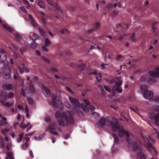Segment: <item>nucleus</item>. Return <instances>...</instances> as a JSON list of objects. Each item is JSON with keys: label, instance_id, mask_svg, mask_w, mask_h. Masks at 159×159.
<instances>
[{"label": "nucleus", "instance_id": "nucleus-6", "mask_svg": "<svg viewBox=\"0 0 159 159\" xmlns=\"http://www.w3.org/2000/svg\"><path fill=\"white\" fill-rule=\"evenodd\" d=\"M52 100L51 101V104L54 107H57L58 106L62 104L61 101L59 99H57L55 94H52Z\"/></svg>", "mask_w": 159, "mask_h": 159}, {"label": "nucleus", "instance_id": "nucleus-23", "mask_svg": "<svg viewBox=\"0 0 159 159\" xmlns=\"http://www.w3.org/2000/svg\"><path fill=\"white\" fill-rule=\"evenodd\" d=\"M14 35L16 39V40L18 41H20L21 39V35L17 33L14 34Z\"/></svg>", "mask_w": 159, "mask_h": 159}, {"label": "nucleus", "instance_id": "nucleus-17", "mask_svg": "<svg viewBox=\"0 0 159 159\" xmlns=\"http://www.w3.org/2000/svg\"><path fill=\"white\" fill-rule=\"evenodd\" d=\"M29 93H33L35 92V90L34 88L33 84L30 83L27 89Z\"/></svg>", "mask_w": 159, "mask_h": 159}, {"label": "nucleus", "instance_id": "nucleus-25", "mask_svg": "<svg viewBox=\"0 0 159 159\" xmlns=\"http://www.w3.org/2000/svg\"><path fill=\"white\" fill-rule=\"evenodd\" d=\"M5 101H3L2 100H0V102L4 106L6 107H10V103L9 102H7L5 103Z\"/></svg>", "mask_w": 159, "mask_h": 159}, {"label": "nucleus", "instance_id": "nucleus-9", "mask_svg": "<svg viewBox=\"0 0 159 159\" xmlns=\"http://www.w3.org/2000/svg\"><path fill=\"white\" fill-rule=\"evenodd\" d=\"M144 97L147 99L150 100L152 99L153 96V93L151 91L148 90L143 92Z\"/></svg>", "mask_w": 159, "mask_h": 159}, {"label": "nucleus", "instance_id": "nucleus-12", "mask_svg": "<svg viewBox=\"0 0 159 159\" xmlns=\"http://www.w3.org/2000/svg\"><path fill=\"white\" fill-rule=\"evenodd\" d=\"M148 74L150 78H159L158 74L156 71H150L148 72Z\"/></svg>", "mask_w": 159, "mask_h": 159}, {"label": "nucleus", "instance_id": "nucleus-27", "mask_svg": "<svg viewBox=\"0 0 159 159\" xmlns=\"http://www.w3.org/2000/svg\"><path fill=\"white\" fill-rule=\"evenodd\" d=\"M78 68L81 71H83L85 69L86 66L84 64L82 63L78 66Z\"/></svg>", "mask_w": 159, "mask_h": 159}, {"label": "nucleus", "instance_id": "nucleus-52", "mask_svg": "<svg viewBox=\"0 0 159 159\" xmlns=\"http://www.w3.org/2000/svg\"><path fill=\"white\" fill-rule=\"evenodd\" d=\"M20 9L23 12L26 13L27 12V10L25 9V8L23 6H21L20 7Z\"/></svg>", "mask_w": 159, "mask_h": 159}, {"label": "nucleus", "instance_id": "nucleus-37", "mask_svg": "<svg viewBox=\"0 0 159 159\" xmlns=\"http://www.w3.org/2000/svg\"><path fill=\"white\" fill-rule=\"evenodd\" d=\"M60 32L61 34H63L65 33H69V31L66 29H61L60 31Z\"/></svg>", "mask_w": 159, "mask_h": 159}, {"label": "nucleus", "instance_id": "nucleus-28", "mask_svg": "<svg viewBox=\"0 0 159 159\" xmlns=\"http://www.w3.org/2000/svg\"><path fill=\"white\" fill-rule=\"evenodd\" d=\"M129 35L128 34H123L122 35H120L117 38V39L119 41H121L123 39L124 37L126 36Z\"/></svg>", "mask_w": 159, "mask_h": 159}, {"label": "nucleus", "instance_id": "nucleus-32", "mask_svg": "<svg viewBox=\"0 0 159 159\" xmlns=\"http://www.w3.org/2000/svg\"><path fill=\"white\" fill-rule=\"evenodd\" d=\"M51 43V42L48 38H47L45 40V45L46 46H48Z\"/></svg>", "mask_w": 159, "mask_h": 159}, {"label": "nucleus", "instance_id": "nucleus-55", "mask_svg": "<svg viewBox=\"0 0 159 159\" xmlns=\"http://www.w3.org/2000/svg\"><path fill=\"white\" fill-rule=\"evenodd\" d=\"M84 102L86 104V106H89L90 105V102L87 100L84 99Z\"/></svg>", "mask_w": 159, "mask_h": 159}, {"label": "nucleus", "instance_id": "nucleus-14", "mask_svg": "<svg viewBox=\"0 0 159 159\" xmlns=\"http://www.w3.org/2000/svg\"><path fill=\"white\" fill-rule=\"evenodd\" d=\"M7 57V56L4 50L1 49L0 51V59L2 61L5 60Z\"/></svg>", "mask_w": 159, "mask_h": 159}, {"label": "nucleus", "instance_id": "nucleus-61", "mask_svg": "<svg viewBox=\"0 0 159 159\" xmlns=\"http://www.w3.org/2000/svg\"><path fill=\"white\" fill-rule=\"evenodd\" d=\"M155 70L157 72V73H158L159 75V66L155 67Z\"/></svg>", "mask_w": 159, "mask_h": 159}, {"label": "nucleus", "instance_id": "nucleus-62", "mask_svg": "<svg viewBox=\"0 0 159 159\" xmlns=\"http://www.w3.org/2000/svg\"><path fill=\"white\" fill-rule=\"evenodd\" d=\"M65 89L67 91L70 93L71 92V90L69 87H66Z\"/></svg>", "mask_w": 159, "mask_h": 159}, {"label": "nucleus", "instance_id": "nucleus-34", "mask_svg": "<svg viewBox=\"0 0 159 159\" xmlns=\"http://www.w3.org/2000/svg\"><path fill=\"white\" fill-rule=\"evenodd\" d=\"M11 75L9 73L5 74L4 75V78L5 80H9L10 78Z\"/></svg>", "mask_w": 159, "mask_h": 159}, {"label": "nucleus", "instance_id": "nucleus-36", "mask_svg": "<svg viewBox=\"0 0 159 159\" xmlns=\"http://www.w3.org/2000/svg\"><path fill=\"white\" fill-rule=\"evenodd\" d=\"M22 65L23 66V67H21L20 66H18V68L19 69L20 72V73H22L24 71V66H25V64L24 63H22Z\"/></svg>", "mask_w": 159, "mask_h": 159}, {"label": "nucleus", "instance_id": "nucleus-35", "mask_svg": "<svg viewBox=\"0 0 159 159\" xmlns=\"http://www.w3.org/2000/svg\"><path fill=\"white\" fill-rule=\"evenodd\" d=\"M10 130V129H2L1 130V132L4 135H6V133H8Z\"/></svg>", "mask_w": 159, "mask_h": 159}, {"label": "nucleus", "instance_id": "nucleus-29", "mask_svg": "<svg viewBox=\"0 0 159 159\" xmlns=\"http://www.w3.org/2000/svg\"><path fill=\"white\" fill-rule=\"evenodd\" d=\"M29 17L31 20V23L34 25L35 26V25L36 23L33 16L32 15H29Z\"/></svg>", "mask_w": 159, "mask_h": 159}, {"label": "nucleus", "instance_id": "nucleus-20", "mask_svg": "<svg viewBox=\"0 0 159 159\" xmlns=\"http://www.w3.org/2000/svg\"><path fill=\"white\" fill-rule=\"evenodd\" d=\"M90 75H93L95 77L96 80H98V78H101L102 75L100 73H98L96 71H94L90 73Z\"/></svg>", "mask_w": 159, "mask_h": 159}, {"label": "nucleus", "instance_id": "nucleus-50", "mask_svg": "<svg viewBox=\"0 0 159 159\" xmlns=\"http://www.w3.org/2000/svg\"><path fill=\"white\" fill-rule=\"evenodd\" d=\"M14 96V94L13 92H10L7 96V97L9 98H11L13 97Z\"/></svg>", "mask_w": 159, "mask_h": 159}, {"label": "nucleus", "instance_id": "nucleus-13", "mask_svg": "<svg viewBox=\"0 0 159 159\" xmlns=\"http://www.w3.org/2000/svg\"><path fill=\"white\" fill-rule=\"evenodd\" d=\"M13 86L9 84H4L2 85L3 89L5 90H10L13 89Z\"/></svg>", "mask_w": 159, "mask_h": 159}, {"label": "nucleus", "instance_id": "nucleus-63", "mask_svg": "<svg viewBox=\"0 0 159 159\" xmlns=\"http://www.w3.org/2000/svg\"><path fill=\"white\" fill-rule=\"evenodd\" d=\"M51 119L49 118V117H47L46 118V120H45L47 122H50L51 121Z\"/></svg>", "mask_w": 159, "mask_h": 159}, {"label": "nucleus", "instance_id": "nucleus-39", "mask_svg": "<svg viewBox=\"0 0 159 159\" xmlns=\"http://www.w3.org/2000/svg\"><path fill=\"white\" fill-rule=\"evenodd\" d=\"M42 59L43 61L47 62L48 64H49L50 62V61L48 59L44 57H42Z\"/></svg>", "mask_w": 159, "mask_h": 159}, {"label": "nucleus", "instance_id": "nucleus-18", "mask_svg": "<svg viewBox=\"0 0 159 159\" xmlns=\"http://www.w3.org/2000/svg\"><path fill=\"white\" fill-rule=\"evenodd\" d=\"M30 37L31 39L34 42L36 40L39 39V36L36 33H30Z\"/></svg>", "mask_w": 159, "mask_h": 159}, {"label": "nucleus", "instance_id": "nucleus-22", "mask_svg": "<svg viewBox=\"0 0 159 159\" xmlns=\"http://www.w3.org/2000/svg\"><path fill=\"white\" fill-rule=\"evenodd\" d=\"M3 26L4 28L6 29L8 31H9L10 32H11L13 31V29L11 27H9L8 25L6 24H3Z\"/></svg>", "mask_w": 159, "mask_h": 159}, {"label": "nucleus", "instance_id": "nucleus-45", "mask_svg": "<svg viewBox=\"0 0 159 159\" xmlns=\"http://www.w3.org/2000/svg\"><path fill=\"white\" fill-rule=\"evenodd\" d=\"M27 101L29 104H32L34 103V100L31 98H27Z\"/></svg>", "mask_w": 159, "mask_h": 159}, {"label": "nucleus", "instance_id": "nucleus-16", "mask_svg": "<svg viewBox=\"0 0 159 159\" xmlns=\"http://www.w3.org/2000/svg\"><path fill=\"white\" fill-rule=\"evenodd\" d=\"M100 26V23L99 22L96 23L94 26V29H91L88 30L86 33L87 34H89L93 32L95 30L97 29Z\"/></svg>", "mask_w": 159, "mask_h": 159}, {"label": "nucleus", "instance_id": "nucleus-2", "mask_svg": "<svg viewBox=\"0 0 159 159\" xmlns=\"http://www.w3.org/2000/svg\"><path fill=\"white\" fill-rule=\"evenodd\" d=\"M55 116L56 118H60L58 120V122L61 126H66L69 124H72L74 123V116L69 111H66L62 113L56 112Z\"/></svg>", "mask_w": 159, "mask_h": 159}, {"label": "nucleus", "instance_id": "nucleus-21", "mask_svg": "<svg viewBox=\"0 0 159 159\" xmlns=\"http://www.w3.org/2000/svg\"><path fill=\"white\" fill-rule=\"evenodd\" d=\"M0 96L2 100L6 101L7 98V95L6 92L5 91H2L1 93Z\"/></svg>", "mask_w": 159, "mask_h": 159}, {"label": "nucleus", "instance_id": "nucleus-7", "mask_svg": "<svg viewBox=\"0 0 159 159\" xmlns=\"http://www.w3.org/2000/svg\"><path fill=\"white\" fill-rule=\"evenodd\" d=\"M56 127V124L54 123H52L51 125H50L48 128L47 129L46 131L48 129L50 130V133L53 134L55 135H58V133L57 132L55 131V128Z\"/></svg>", "mask_w": 159, "mask_h": 159}, {"label": "nucleus", "instance_id": "nucleus-26", "mask_svg": "<svg viewBox=\"0 0 159 159\" xmlns=\"http://www.w3.org/2000/svg\"><path fill=\"white\" fill-rule=\"evenodd\" d=\"M112 136L114 139V143H117L118 142L119 140V138L118 136L115 134H113L112 135Z\"/></svg>", "mask_w": 159, "mask_h": 159}, {"label": "nucleus", "instance_id": "nucleus-49", "mask_svg": "<svg viewBox=\"0 0 159 159\" xmlns=\"http://www.w3.org/2000/svg\"><path fill=\"white\" fill-rule=\"evenodd\" d=\"M118 11L115 10H114L112 11L111 14V15L112 16H115L118 14Z\"/></svg>", "mask_w": 159, "mask_h": 159}, {"label": "nucleus", "instance_id": "nucleus-4", "mask_svg": "<svg viewBox=\"0 0 159 159\" xmlns=\"http://www.w3.org/2000/svg\"><path fill=\"white\" fill-rule=\"evenodd\" d=\"M69 99L74 108L75 109H77V113L78 115L80 116H83V112L79 110L80 107L78 100L76 98L71 97H69Z\"/></svg>", "mask_w": 159, "mask_h": 159}, {"label": "nucleus", "instance_id": "nucleus-10", "mask_svg": "<svg viewBox=\"0 0 159 159\" xmlns=\"http://www.w3.org/2000/svg\"><path fill=\"white\" fill-rule=\"evenodd\" d=\"M43 93L46 96H50L51 95V92L48 88L42 85L41 87Z\"/></svg>", "mask_w": 159, "mask_h": 159}, {"label": "nucleus", "instance_id": "nucleus-47", "mask_svg": "<svg viewBox=\"0 0 159 159\" xmlns=\"http://www.w3.org/2000/svg\"><path fill=\"white\" fill-rule=\"evenodd\" d=\"M7 159H13V158L12 156V154L11 152H7Z\"/></svg>", "mask_w": 159, "mask_h": 159}, {"label": "nucleus", "instance_id": "nucleus-48", "mask_svg": "<svg viewBox=\"0 0 159 159\" xmlns=\"http://www.w3.org/2000/svg\"><path fill=\"white\" fill-rule=\"evenodd\" d=\"M39 30L42 35L44 36L45 35V32L42 29L39 28Z\"/></svg>", "mask_w": 159, "mask_h": 159}, {"label": "nucleus", "instance_id": "nucleus-57", "mask_svg": "<svg viewBox=\"0 0 159 159\" xmlns=\"http://www.w3.org/2000/svg\"><path fill=\"white\" fill-rule=\"evenodd\" d=\"M98 88L100 89L101 91H103L104 90L103 86L101 85H99Z\"/></svg>", "mask_w": 159, "mask_h": 159}, {"label": "nucleus", "instance_id": "nucleus-3", "mask_svg": "<svg viewBox=\"0 0 159 159\" xmlns=\"http://www.w3.org/2000/svg\"><path fill=\"white\" fill-rule=\"evenodd\" d=\"M142 137L145 142V145L148 150L151 152H154L155 154H157V151L150 142H151L154 143L155 142V140L149 135L142 136Z\"/></svg>", "mask_w": 159, "mask_h": 159}, {"label": "nucleus", "instance_id": "nucleus-19", "mask_svg": "<svg viewBox=\"0 0 159 159\" xmlns=\"http://www.w3.org/2000/svg\"><path fill=\"white\" fill-rule=\"evenodd\" d=\"M117 6V4L116 3H115L113 6L112 4L111 3H108L107 6L105 7V9L106 10H107L108 11L111 8L113 7H115Z\"/></svg>", "mask_w": 159, "mask_h": 159}, {"label": "nucleus", "instance_id": "nucleus-24", "mask_svg": "<svg viewBox=\"0 0 159 159\" xmlns=\"http://www.w3.org/2000/svg\"><path fill=\"white\" fill-rule=\"evenodd\" d=\"M140 88L141 90L144 92H146L148 90V87L145 85H142L141 86Z\"/></svg>", "mask_w": 159, "mask_h": 159}, {"label": "nucleus", "instance_id": "nucleus-51", "mask_svg": "<svg viewBox=\"0 0 159 159\" xmlns=\"http://www.w3.org/2000/svg\"><path fill=\"white\" fill-rule=\"evenodd\" d=\"M148 81L147 82L148 84H153L155 83L156 82L157 80H148Z\"/></svg>", "mask_w": 159, "mask_h": 159}, {"label": "nucleus", "instance_id": "nucleus-1", "mask_svg": "<svg viewBox=\"0 0 159 159\" xmlns=\"http://www.w3.org/2000/svg\"><path fill=\"white\" fill-rule=\"evenodd\" d=\"M99 124L101 126L104 125L111 126L112 130L114 132H118V135L120 137H122L125 135L129 144V147L136 152L138 157L140 159H146L144 153L142 152L141 142L137 139H134L132 135H130L129 132L125 130L122 126L119 125L116 119L111 116H108L105 118L102 117L99 121Z\"/></svg>", "mask_w": 159, "mask_h": 159}, {"label": "nucleus", "instance_id": "nucleus-53", "mask_svg": "<svg viewBox=\"0 0 159 159\" xmlns=\"http://www.w3.org/2000/svg\"><path fill=\"white\" fill-rule=\"evenodd\" d=\"M89 107V109L91 111L94 110L95 109V107L92 105H90Z\"/></svg>", "mask_w": 159, "mask_h": 159}, {"label": "nucleus", "instance_id": "nucleus-33", "mask_svg": "<svg viewBox=\"0 0 159 159\" xmlns=\"http://www.w3.org/2000/svg\"><path fill=\"white\" fill-rule=\"evenodd\" d=\"M158 23V22L157 21H155L152 23V28L153 31L154 32H156L155 30L156 29V28L154 27V26L155 25L157 24Z\"/></svg>", "mask_w": 159, "mask_h": 159}, {"label": "nucleus", "instance_id": "nucleus-58", "mask_svg": "<svg viewBox=\"0 0 159 159\" xmlns=\"http://www.w3.org/2000/svg\"><path fill=\"white\" fill-rule=\"evenodd\" d=\"M122 57V56L120 55H118L116 58V59L117 60H119Z\"/></svg>", "mask_w": 159, "mask_h": 159}, {"label": "nucleus", "instance_id": "nucleus-43", "mask_svg": "<svg viewBox=\"0 0 159 159\" xmlns=\"http://www.w3.org/2000/svg\"><path fill=\"white\" fill-rule=\"evenodd\" d=\"M29 125V124H27L26 125H25L23 123H21L20 124V126L23 129H25Z\"/></svg>", "mask_w": 159, "mask_h": 159}, {"label": "nucleus", "instance_id": "nucleus-44", "mask_svg": "<svg viewBox=\"0 0 159 159\" xmlns=\"http://www.w3.org/2000/svg\"><path fill=\"white\" fill-rule=\"evenodd\" d=\"M64 105L66 107L68 108H70V103L67 101H65L64 103Z\"/></svg>", "mask_w": 159, "mask_h": 159}, {"label": "nucleus", "instance_id": "nucleus-11", "mask_svg": "<svg viewBox=\"0 0 159 159\" xmlns=\"http://www.w3.org/2000/svg\"><path fill=\"white\" fill-rule=\"evenodd\" d=\"M70 75L68 74H63L60 75V76L55 75V77L57 79H61L62 80H68L70 78Z\"/></svg>", "mask_w": 159, "mask_h": 159}, {"label": "nucleus", "instance_id": "nucleus-38", "mask_svg": "<svg viewBox=\"0 0 159 159\" xmlns=\"http://www.w3.org/2000/svg\"><path fill=\"white\" fill-rule=\"evenodd\" d=\"M82 108L83 110L85 112H88L89 110V107L88 106H84L82 107Z\"/></svg>", "mask_w": 159, "mask_h": 159}, {"label": "nucleus", "instance_id": "nucleus-54", "mask_svg": "<svg viewBox=\"0 0 159 159\" xmlns=\"http://www.w3.org/2000/svg\"><path fill=\"white\" fill-rule=\"evenodd\" d=\"M21 94L24 97H25V92H24V90L23 88L21 89Z\"/></svg>", "mask_w": 159, "mask_h": 159}, {"label": "nucleus", "instance_id": "nucleus-41", "mask_svg": "<svg viewBox=\"0 0 159 159\" xmlns=\"http://www.w3.org/2000/svg\"><path fill=\"white\" fill-rule=\"evenodd\" d=\"M135 34L134 33H133L132 34V35L130 37V40L132 42H135L136 39L135 38Z\"/></svg>", "mask_w": 159, "mask_h": 159}, {"label": "nucleus", "instance_id": "nucleus-30", "mask_svg": "<svg viewBox=\"0 0 159 159\" xmlns=\"http://www.w3.org/2000/svg\"><path fill=\"white\" fill-rule=\"evenodd\" d=\"M38 5L40 7L42 8H45V5L43 1H40L38 2Z\"/></svg>", "mask_w": 159, "mask_h": 159}, {"label": "nucleus", "instance_id": "nucleus-59", "mask_svg": "<svg viewBox=\"0 0 159 159\" xmlns=\"http://www.w3.org/2000/svg\"><path fill=\"white\" fill-rule=\"evenodd\" d=\"M24 146H25V148L24 149H26V148H27L29 146V144L27 142H25V143Z\"/></svg>", "mask_w": 159, "mask_h": 159}, {"label": "nucleus", "instance_id": "nucleus-15", "mask_svg": "<svg viewBox=\"0 0 159 159\" xmlns=\"http://www.w3.org/2000/svg\"><path fill=\"white\" fill-rule=\"evenodd\" d=\"M8 68V66L7 65H5L3 62L0 61V70L2 72H4Z\"/></svg>", "mask_w": 159, "mask_h": 159}, {"label": "nucleus", "instance_id": "nucleus-42", "mask_svg": "<svg viewBox=\"0 0 159 159\" xmlns=\"http://www.w3.org/2000/svg\"><path fill=\"white\" fill-rule=\"evenodd\" d=\"M27 48L25 47H23L20 49V53L23 54L26 51Z\"/></svg>", "mask_w": 159, "mask_h": 159}, {"label": "nucleus", "instance_id": "nucleus-31", "mask_svg": "<svg viewBox=\"0 0 159 159\" xmlns=\"http://www.w3.org/2000/svg\"><path fill=\"white\" fill-rule=\"evenodd\" d=\"M48 70L52 72H57L58 71V70L56 68L52 66H51Z\"/></svg>", "mask_w": 159, "mask_h": 159}, {"label": "nucleus", "instance_id": "nucleus-64", "mask_svg": "<svg viewBox=\"0 0 159 159\" xmlns=\"http://www.w3.org/2000/svg\"><path fill=\"white\" fill-rule=\"evenodd\" d=\"M30 157H34V154H33V152L32 151H30Z\"/></svg>", "mask_w": 159, "mask_h": 159}, {"label": "nucleus", "instance_id": "nucleus-8", "mask_svg": "<svg viewBox=\"0 0 159 159\" xmlns=\"http://www.w3.org/2000/svg\"><path fill=\"white\" fill-rule=\"evenodd\" d=\"M47 2L49 5L53 6L55 7V9L58 11L59 13L61 14H63V11L61 10L59 5L57 3H54L51 0H47Z\"/></svg>", "mask_w": 159, "mask_h": 159}, {"label": "nucleus", "instance_id": "nucleus-46", "mask_svg": "<svg viewBox=\"0 0 159 159\" xmlns=\"http://www.w3.org/2000/svg\"><path fill=\"white\" fill-rule=\"evenodd\" d=\"M37 45L36 43L34 42L30 44V47L31 48L33 49H35L37 47Z\"/></svg>", "mask_w": 159, "mask_h": 159}, {"label": "nucleus", "instance_id": "nucleus-60", "mask_svg": "<svg viewBox=\"0 0 159 159\" xmlns=\"http://www.w3.org/2000/svg\"><path fill=\"white\" fill-rule=\"evenodd\" d=\"M34 133V131H33L32 132H31V133H29V134H26L25 135V136H31L32 135H33Z\"/></svg>", "mask_w": 159, "mask_h": 159}, {"label": "nucleus", "instance_id": "nucleus-5", "mask_svg": "<svg viewBox=\"0 0 159 159\" xmlns=\"http://www.w3.org/2000/svg\"><path fill=\"white\" fill-rule=\"evenodd\" d=\"M122 84L121 81H120L118 82H116L115 85L113 86L112 90L113 91H116L117 92L120 93L122 92V89L121 87Z\"/></svg>", "mask_w": 159, "mask_h": 159}, {"label": "nucleus", "instance_id": "nucleus-56", "mask_svg": "<svg viewBox=\"0 0 159 159\" xmlns=\"http://www.w3.org/2000/svg\"><path fill=\"white\" fill-rule=\"evenodd\" d=\"M104 87V89L106 91H107L108 92H111V90L109 89V87L108 86H105Z\"/></svg>", "mask_w": 159, "mask_h": 159}, {"label": "nucleus", "instance_id": "nucleus-40", "mask_svg": "<svg viewBox=\"0 0 159 159\" xmlns=\"http://www.w3.org/2000/svg\"><path fill=\"white\" fill-rule=\"evenodd\" d=\"M23 133H21L20 135V137L19 139L17 140V141L18 143H20L21 141V140L23 138Z\"/></svg>", "mask_w": 159, "mask_h": 159}]
</instances>
